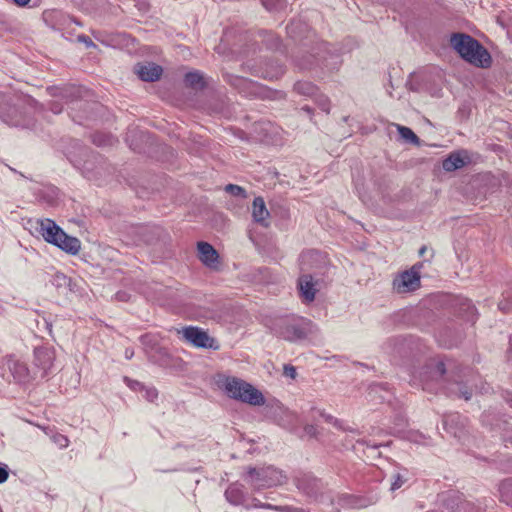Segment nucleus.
<instances>
[{"instance_id":"f257e3e1","label":"nucleus","mask_w":512,"mask_h":512,"mask_svg":"<svg viewBox=\"0 0 512 512\" xmlns=\"http://www.w3.org/2000/svg\"><path fill=\"white\" fill-rule=\"evenodd\" d=\"M450 44L470 64L481 68L491 65L492 59L489 52L472 36L455 33L451 36Z\"/></svg>"},{"instance_id":"f03ea898","label":"nucleus","mask_w":512,"mask_h":512,"mask_svg":"<svg viewBox=\"0 0 512 512\" xmlns=\"http://www.w3.org/2000/svg\"><path fill=\"white\" fill-rule=\"evenodd\" d=\"M273 333L289 342L305 340L318 331L317 326L304 317H285L278 319L272 328Z\"/></svg>"},{"instance_id":"7ed1b4c3","label":"nucleus","mask_w":512,"mask_h":512,"mask_svg":"<svg viewBox=\"0 0 512 512\" xmlns=\"http://www.w3.org/2000/svg\"><path fill=\"white\" fill-rule=\"evenodd\" d=\"M38 231L46 242L55 245L70 255H77L81 249L80 240L76 237L66 234L51 219H44L39 221Z\"/></svg>"},{"instance_id":"20e7f679","label":"nucleus","mask_w":512,"mask_h":512,"mask_svg":"<svg viewBox=\"0 0 512 512\" xmlns=\"http://www.w3.org/2000/svg\"><path fill=\"white\" fill-rule=\"evenodd\" d=\"M222 387L230 398L252 406H261L265 404V398L262 392L242 379L226 377Z\"/></svg>"},{"instance_id":"39448f33","label":"nucleus","mask_w":512,"mask_h":512,"mask_svg":"<svg viewBox=\"0 0 512 512\" xmlns=\"http://www.w3.org/2000/svg\"><path fill=\"white\" fill-rule=\"evenodd\" d=\"M244 481L254 489L260 490L285 484L287 476L282 470L274 466L248 467Z\"/></svg>"},{"instance_id":"423d86ee","label":"nucleus","mask_w":512,"mask_h":512,"mask_svg":"<svg viewBox=\"0 0 512 512\" xmlns=\"http://www.w3.org/2000/svg\"><path fill=\"white\" fill-rule=\"evenodd\" d=\"M446 367L443 361L431 359L417 373L414 379L422 383L423 390L433 391L442 385Z\"/></svg>"},{"instance_id":"0eeeda50","label":"nucleus","mask_w":512,"mask_h":512,"mask_svg":"<svg viewBox=\"0 0 512 512\" xmlns=\"http://www.w3.org/2000/svg\"><path fill=\"white\" fill-rule=\"evenodd\" d=\"M178 333L183 335V338L198 348L218 350L220 345L218 341L210 337L209 334L199 327L188 326L179 330Z\"/></svg>"},{"instance_id":"6e6552de","label":"nucleus","mask_w":512,"mask_h":512,"mask_svg":"<svg viewBox=\"0 0 512 512\" xmlns=\"http://www.w3.org/2000/svg\"><path fill=\"white\" fill-rule=\"evenodd\" d=\"M55 360V351L50 347H37L34 350V367L37 379L45 378L52 370Z\"/></svg>"},{"instance_id":"1a4fd4ad","label":"nucleus","mask_w":512,"mask_h":512,"mask_svg":"<svg viewBox=\"0 0 512 512\" xmlns=\"http://www.w3.org/2000/svg\"><path fill=\"white\" fill-rule=\"evenodd\" d=\"M297 488L308 497L319 500L323 497L324 483L311 474H302L295 478Z\"/></svg>"},{"instance_id":"9d476101","label":"nucleus","mask_w":512,"mask_h":512,"mask_svg":"<svg viewBox=\"0 0 512 512\" xmlns=\"http://www.w3.org/2000/svg\"><path fill=\"white\" fill-rule=\"evenodd\" d=\"M297 286L303 302L311 303L320 289V281L315 279L312 274L302 273L298 278Z\"/></svg>"},{"instance_id":"9b49d317","label":"nucleus","mask_w":512,"mask_h":512,"mask_svg":"<svg viewBox=\"0 0 512 512\" xmlns=\"http://www.w3.org/2000/svg\"><path fill=\"white\" fill-rule=\"evenodd\" d=\"M0 119L10 126H19L21 124V113L12 98L0 94Z\"/></svg>"},{"instance_id":"f8f14e48","label":"nucleus","mask_w":512,"mask_h":512,"mask_svg":"<svg viewBox=\"0 0 512 512\" xmlns=\"http://www.w3.org/2000/svg\"><path fill=\"white\" fill-rule=\"evenodd\" d=\"M420 286L419 272L414 268L402 272L393 280V289L398 293L414 291Z\"/></svg>"},{"instance_id":"ddd939ff","label":"nucleus","mask_w":512,"mask_h":512,"mask_svg":"<svg viewBox=\"0 0 512 512\" xmlns=\"http://www.w3.org/2000/svg\"><path fill=\"white\" fill-rule=\"evenodd\" d=\"M252 75L267 80L279 79L284 73V66L276 60H269L264 62L260 66H254L252 68Z\"/></svg>"},{"instance_id":"4468645a","label":"nucleus","mask_w":512,"mask_h":512,"mask_svg":"<svg viewBox=\"0 0 512 512\" xmlns=\"http://www.w3.org/2000/svg\"><path fill=\"white\" fill-rule=\"evenodd\" d=\"M6 365L14 379L18 382L26 383L32 380H37L33 368L30 370L26 363L20 360L9 358L7 359Z\"/></svg>"},{"instance_id":"2eb2a0df","label":"nucleus","mask_w":512,"mask_h":512,"mask_svg":"<svg viewBox=\"0 0 512 512\" xmlns=\"http://www.w3.org/2000/svg\"><path fill=\"white\" fill-rule=\"evenodd\" d=\"M325 263V256L316 250L302 252L299 257V267L302 273H307L309 270L320 268Z\"/></svg>"},{"instance_id":"dca6fc26","label":"nucleus","mask_w":512,"mask_h":512,"mask_svg":"<svg viewBox=\"0 0 512 512\" xmlns=\"http://www.w3.org/2000/svg\"><path fill=\"white\" fill-rule=\"evenodd\" d=\"M134 72L142 81L154 82L160 79L163 69L155 63H138L134 66Z\"/></svg>"},{"instance_id":"f3484780","label":"nucleus","mask_w":512,"mask_h":512,"mask_svg":"<svg viewBox=\"0 0 512 512\" xmlns=\"http://www.w3.org/2000/svg\"><path fill=\"white\" fill-rule=\"evenodd\" d=\"M252 217L254 222L264 228L270 226V212L267 210L264 199L262 197H255L252 204Z\"/></svg>"},{"instance_id":"a211bd4d","label":"nucleus","mask_w":512,"mask_h":512,"mask_svg":"<svg viewBox=\"0 0 512 512\" xmlns=\"http://www.w3.org/2000/svg\"><path fill=\"white\" fill-rule=\"evenodd\" d=\"M46 91L50 96L59 97L67 102L73 101L81 96V89L73 85L63 87L50 86Z\"/></svg>"},{"instance_id":"6ab92c4d","label":"nucleus","mask_w":512,"mask_h":512,"mask_svg":"<svg viewBox=\"0 0 512 512\" xmlns=\"http://www.w3.org/2000/svg\"><path fill=\"white\" fill-rule=\"evenodd\" d=\"M468 162V156L465 151L452 152L442 162V168L447 172H452L464 167Z\"/></svg>"},{"instance_id":"aec40b11","label":"nucleus","mask_w":512,"mask_h":512,"mask_svg":"<svg viewBox=\"0 0 512 512\" xmlns=\"http://www.w3.org/2000/svg\"><path fill=\"white\" fill-rule=\"evenodd\" d=\"M331 504L336 506L337 512H340L341 508H361L364 506L363 499L350 494L338 495L336 499L331 500Z\"/></svg>"},{"instance_id":"412c9836","label":"nucleus","mask_w":512,"mask_h":512,"mask_svg":"<svg viewBox=\"0 0 512 512\" xmlns=\"http://www.w3.org/2000/svg\"><path fill=\"white\" fill-rule=\"evenodd\" d=\"M199 259L205 265L212 267L218 262V253L215 248L207 242L198 243Z\"/></svg>"},{"instance_id":"4be33fe9","label":"nucleus","mask_w":512,"mask_h":512,"mask_svg":"<svg viewBox=\"0 0 512 512\" xmlns=\"http://www.w3.org/2000/svg\"><path fill=\"white\" fill-rule=\"evenodd\" d=\"M226 499L233 505H240L244 502L245 495L242 486L238 484L230 485L225 491Z\"/></svg>"},{"instance_id":"5701e85b","label":"nucleus","mask_w":512,"mask_h":512,"mask_svg":"<svg viewBox=\"0 0 512 512\" xmlns=\"http://www.w3.org/2000/svg\"><path fill=\"white\" fill-rule=\"evenodd\" d=\"M154 350H149V356L148 358L150 361L159 364V365H166L168 363L169 359V353L168 351L160 346L159 344L157 346H153Z\"/></svg>"},{"instance_id":"b1692460","label":"nucleus","mask_w":512,"mask_h":512,"mask_svg":"<svg viewBox=\"0 0 512 512\" xmlns=\"http://www.w3.org/2000/svg\"><path fill=\"white\" fill-rule=\"evenodd\" d=\"M397 131L399 132L401 138L407 142L414 145H420V139L419 137L409 128L406 126H402L399 124H396Z\"/></svg>"},{"instance_id":"393cba45","label":"nucleus","mask_w":512,"mask_h":512,"mask_svg":"<svg viewBox=\"0 0 512 512\" xmlns=\"http://www.w3.org/2000/svg\"><path fill=\"white\" fill-rule=\"evenodd\" d=\"M448 390L450 394L462 397L465 400H470L472 396V390L461 382L454 383Z\"/></svg>"},{"instance_id":"a878e982","label":"nucleus","mask_w":512,"mask_h":512,"mask_svg":"<svg viewBox=\"0 0 512 512\" xmlns=\"http://www.w3.org/2000/svg\"><path fill=\"white\" fill-rule=\"evenodd\" d=\"M294 90L301 95L312 96L316 93L317 87L308 81H298L294 84Z\"/></svg>"},{"instance_id":"bb28decb","label":"nucleus","mask_w":512,"mask_h":512,"mask_svg":"<svg viewBox=\"0 0 512 512\" xmlns=\"http://www.w3.org/2000/svg\"><path fill=\"white\" fill-rule=\"evenodd\" d=\"M185 84L191 88H202L204 87L203 77L198 72H189L185 75Z\"/></svg>"},{"instance_id":"cd10ccee","label":"nucleus","mask_w":512,"mask_h":512,"mask_svg":"<svg viewBox=\"0 0 512 512\" xmlns=\"http://www.w3.org/2000/svg\"><path fill=\"white\" fill-rule=\"evenodd\" d=\"M92 142L97 146H111L114 144L115 139L110 134L96 132L92 135Z\"/></svg>"},{"instance_id":"c85d7f7f","label":"nucleus","mask_w":512,"mask_h":512,"mask_svg":"<svg viewBox=\"0 0 512 512\" xmlns=\"http://www.w3.org/2000/svg\"><path fill=\"white\" fill-rule=\"evenodd\" d=\"M51 283L58 290L67 289L71 284V279L65 274L57 272L53 275Z\"/></svg>"},{"instance_id":"c756f323","label":"nucleus","mask_w":512,"mask_h":512,"mask_svg":"<svg viewBox=\"0 0 512 512\" xmlns=\"http://www.w3.org/2000/svg\"><path fill=\"white\" fill-rule=\"evenodd\" d=\"M458 418H459L458 415H450L443 420V424H444V427L447 430V432L453 434L455 437L460 438L461 435L463 434V429L460 428V429L456 430L453 428V424L456 422V420Z\"/></svg>"},{"instance_id":"7c9ffc66","label":"nucleus","mask_w":512,"mask_h":512,"mask_svg":"<svg viewBox=\"0 0 512 512\" xmlns=\"http://www.w3.org/2000/svg\"><path fill=\"white\" fill-rule=\"evenodd\" d=\"M140 341L141 343L143 344L144 346V349H145V352L147 354V356H149V350H154V345L157 346L159 343H158V339L155 335H152V334H145V335H142L140 337Z\"/></svg>"},{"instance_id":"2f4dec72","label":"nucleus","mask_w":512,"mask_h":512,"mask_svg":"<svg viewBox=\"0 0 512 512\" xmlns=\"http://www.w3.org/2000/svg\"><path fill=\"white\" fill-rule=\"evenodd\" d=\"M498 308L507 313L512 308V291H505L502 294V299L498 303Z\"/></svg>"},{"instance_id":"473e14b6","label":"nucleus","mask_w":512,"mask_h":512,"mask_svg":"<svg viewBox=\"0 0 512 512\" xmlns=\"http://www.w3.org/2000/svg\"><path fill=\"white\" fill-rule=\"evenodd\" d=\"M462 305V309L465 311V319L467 321L474 323L477 319L476 308L469 300H465V302Z\"/></svg>"},{"instance_id":"72a5a7b5","label":"nucleus","mask_w":512,"mask_h":512,"mask_svg":"<svg viewBox=\"0 0 512 512\" xmlns=\"http://www.w3.org/2000/svg\"><path fill=\"white\" fill-rule=\"evenodd\" d=\"M225 191L235 197L247 198L246 190L239 185L228 184L225 186Z\"/></svg>"},{"instance_id":"f704fd0d","label":"nucleus","mask_w":512,"mask_h":512,"mask_svg":"<svg viewBox=\"0 0 512 512\" xmlns=\"http://www.w3.org/2000/svg\"><path fill=\"white\" fill-rule=\"evenodd\" d=\"M51 440L60 448H66L69 445V439L60 433H53Z\"/></svg>"},{"instance_id":"c9c22d12","label":"nucleus","mask_w":512,"mask_h":512,"mask_svg":"<svg viewBox=\"0 0 512 512\" xmlns=\"http://www.w3.org/2000/svg\"><path fill=\"white\" fill-rule=\"evenodd\" d=\"M263 4L267 9L280 10L286 6V0H263Z\"/></svg>"},{"instance_id":"e433bc0d","label":"nucleus","mask_w":512,"mask_h":512,"mask_svg":"<svg viewBox=\"0 0 512 512\" xmlns=\"http://www.w3.org/2000/svg\"><path fill=\"white\" fill-rule=\"evenodd\" d=\"M141 392H144V397L149 402H154L158 397V391L154 387L145 386Z\"/></svg>"},{"instance_id":"4c0bfd02","label":"nucleus","mask_w":512,"mask_h":512,"mask_svg":"<svg viewBox=\"0 0 512 512\" xmlns=\"http://www.w3.org/2000/svg\"><path fill=\"white\" fill-rule=\"evenodd\" d=\"M316 103L322 111L329 113L330 100L326 96H323V95L318 96L316 99Z\"/></svg>"},{"instance_id":"58836bf2","label":"nucleus","mask_w":512,"mask_h":512,"mask_svg":"<svg viewBox=\"0 0 512 512\" xmlns=\"http://www.w3.org/2000/svg\"><path fill=\"white\" fill-rule=\"evenodd\" d=\"M407 480L399 473L395 474L393 476V481L391 483V491H395L399 488H401L404 483L406 482Z\"/></svg>"},{"instance_id":"ea45409f","label":"nucleus","mask_w":512,"mask_h":512,"mask_svg":"<svg viewBox=\"0 0 512 512\" xmlns=\"http://www.w3.org/2000/svg\"><path fill=\"white\" fill-rule=\"evenodd\" d=\"M280 45V38L275 35L269 34V38L267 39V47L269 49L277 50L279 49Z\"/></svg>"},{"instance_id":"a19ab883","label":"nucleus","mask_w":512,"mask_h":512,"mask_svg":"<svg viewBox=\"0 0 512 512\" xmlns=\"http://www.w3.org/2000/svg\"><path fill=\"white\" fill-rule=\"evenodd\" d=\"M265 509H272V510H276V511H281V512H295L298 510V508H295V507H292V506H275V505H272V504H267V505H264L263 506Z\"/></svg>"},{"instance_id":"79ce46f5","label":"nucleus","mask_w":512,"mask_h":512,"mask_svg":"<svg viewBox=\"0 0 512 512\" xmlns=\"http://www.w3.org/2000/svg\"><path fill=\"white\" fill-rule=\"evenodd\" d=\"M8 477H9L8 465L0 462V484L6 482Z\"/></svg>"},{"instance_id":"37998d69","label":"nucleus","mask_w":512,"mask_h":512,"mask_svg":"<svg viewBox=\"0 0 512 512\" xmlns=\"http://www.w3.org/2000/svg\"><path fill=\"white\" fill-rule=\"evenodd\" d=\"M124 380L127 383V385L135 391H142L145 387L142 383L136 380H131L128 377H125Z\"/></svg>"},{"instance_id":"c03bdc74","label":"nucleus","mask_w":512,"mask_h":512,"mask_svg":"<svg viewBox=\"0 0 512 512\" xmlns=\"http://www.w3.org/2000/svg\"><path fill=\"white\" fill-rule=\"evenodd\" d=\"M284 375L287 377H290L292 379H295L296 375H297L296 368L292 365H285L284 366Z\"/></svg>"},{"instance_id":"a18cd8bd","label":"nucleus","mask_w":512,"mask_h":512,"mask_svg":"<svg viewBox=\"0 0 512 512\" xmlns=\"http://www.w3.org/2000/svg\"><path fill=\"white\" fill-rule=\"evenodd\" d=\"M321 416L324 418L326 422L331 423L338 428H341L340 421L334 418L332 415L321 413Z\"/></svg>"},{"instance_id":"49530a36","label":"nucleus","mask_w":512,"mask_h":512,"mask_svg":"<svg viewBox=\"0 0 512 512\" xmlns=\"http://www.w3.org/2000/svg\"><path fill=\"white\" fill-rule=\"evenodd\" d=\"M77 39L79 42H83L87 48L96 47L93 41L86 35H79Z\"/></svg>"},{"instance_id":"de8ad7c7","label":"nucleus","mask_w":512,"mask_h":512,"mask_svg":"<svg viewBox=\"0 0 512 512\" xmlns=\"http://www.w3.org/2000/svg\"><path fill=\"white\" fill-rule=\"evenodd\" d=\"M305 433L310 437H316L317 436V428L314 425H306L304 427Z\"/></svg>"},{"instance_id":"09e8293b","label":"nucleus","mask_w":512,"mask_h":512,"mask_svg":"<svg viewBox=\"0 0 512 512\" xmlns=\"http://www.w3.org/2000/svg\"><path fill=\"white\" fill-rule=\"evenodd\" d=\"M51 111L55 114L60 113L62 111V105L59 103H52L50 107Z\"/></svg>"},{"instance_id":"8fccbe9b","label":"nucleus","mask_w":512,"mask_h":512,"mask_svg":"<svg viewBox=\"0 0 512 512\" xmlns=\"http://www.w3.org/2000/svg\"><path fill=\"white\" fill-rule=\"evenodd\" d=\"M14 3L18 6H25L29 3L30 0H13Z\"/></svg>"},{"instance_id":"3c124183","label":"nucleus","mask_w":512,"mask_h":512,"mask_svg":"<svg viewBox=\"0 0 512 512\" xmlns=\"http://www.w3.org/2000/svg\"><path fill=\"white\" fill-rule=\"evenodd\" d=\"M133 355H134V351L132 349L127 348L125 350V357L127 359H131L133 357Z\"/></svg>"},{"instance_id":"603ef678","label":"nucleus","mask_w":512,"mask_h":512,"mask_svg":"<svg viewBox=\"0 0 512 512\" xmlns=\"http://www.w3.org/2000/svg\"><path fill=\"white\" fill-rule=\"evenodd\" d=\"M264 505H265V504L261 503V502H260V501H258L257 499H254V500H253V506H254V507L264 508V507H263Z\"/></svg>"},{"instance_id":"864d4df0","label":"nucleus","mask_w":512,"mask_h":512,"mask_svg":"<svg viewBox=\"0 0 512 512\" xmlns=\"http://www.w3.org/2000/svg\"><path fill=\"white\" fill-rule=\"evenodd\" d=\"M425 251H426V246H422V247L420 248V250H419V255H420V256H423V254L425 253Z\"/></svg>"},{"instance_id":"5fc2aeb1","label":"nucleus","mask_w":512,"mask_h":512,"mask_svg":"<svg viewBox=\"0 0 512 512\" xmlns=\"http://www.w3.org/2000/svg\"><path fill=\"white\" fill-rule=\"evenodd\" d=\"M43 430L47 435H49L52 432V430L49 427H45L43 428Z\"/></svg>"},{"instance_id":"6e6d98bb","label":"nucleus","mask_w":512,"mask_h":512,"mask_svg":"<svg viewBox=\"0 0 512 512\" xmlns=\"http://www.w3.org/2000/svg\"><path fill=\"white\" fill-rule=\"evenodd\" d=\"M302 109H303V110H305V111H307L308 113H310V112H311V109H310V107H308V106H304V107H302Z\"/></svg>"},{"instance_id":"4d7b16f0","label":"nucleus","mask_w":512,"mask_h":512,"mask_svg":"<svg viewBox=\"0 0 512 512\" xmlns=\"http://www.w3.org/2000/svg\"><path fill=\"white\" fill-rule=\"evenodd\" d=\"M278 410H279V411H281V412H283V413H289V411H288V410L283 409L282 407H278Z\"/></svg>"},{"instance_id":"13d9d810","label":"nucleus","mask_w":512,"mask_h":512,"mask_svg":"<svg viewBox=\"0 0 512 512\" xmlns=\"http://www.w3.org/2000/svg\"><path fill=\"white\" fill-rule=\"evenodd\" d=\"M295 512H308V511H306L305 509H302V508H298V510Z\"/></svg>"},{"instance_id":"bf43d9fd","label":"nucleus","mask_w":512,"mask_h":512,"mask_svg":"<svg viewBox=\"0 0 512 512\" xmlns=\"http://www.w3.org/2000/svg\"><path fill=\"white\" fill-rule=\"evenodd\" d=\"M454 345H457V342H451L448 344L449 347L454 346Z\"/></svg>"},{"instance_id":"052dcab7","label":"nucleus","mask_w":512,"mask_h":512,"mask_svg":"<svg viewBox=\"0 0 512 512\" xmlns=\"http://www.w3.org/2000/svg\"><path fill=\"white\" fill-rule=\"evenodd\" d=\"M403 345H404V343H403V342H401V348H399V349L397 350V353H399V354L401 353V349H402V346H403Z\"/></svg>"},{"instance_id":"680f3d73","label":"nucleus","mask_w":512,"mask_h":512,"mask_svg":"<svg viewBox=\"0 0 512 512\" xmlns=\"http://www.w3.org/2000/svg\"><path fill=\"white\" fill-rule=\"evenodd\" d=\"M511 442H512V438H511Z\"/></svg>"}]
</instances>
